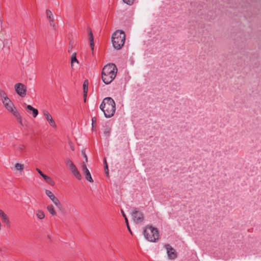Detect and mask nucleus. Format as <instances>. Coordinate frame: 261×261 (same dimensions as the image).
<instances>
[{"mask_svg":"<svg viewBox=\"0 0 261 261\" xmlns=\"http://www.w3.org/2000/svg\"><path fill=\"white\" fill-rule=\"evenodd\" d=\"M117 68L115 64L109 63L105 65L102 70L101 79L103 82L108 85L110 84L115 78Z\"/></svg>","mask_w":261,"mask_h":261,"instance_id":"1","label":"nucleus"},{"mask_svg":"<svg viewBox=\"0 0 261 261\" xmlns=\"http://www.w3.org/2000/svg\"><path fill=\"white\" fill-rule=\"evenodd\" d=\"M106 118L114 116L116 111V104L113 99L110 97L105 98L99 106Z\"/></svg>","mask_w":261,"mask_h":261,"instance_id":"2","label":"nucleus"},{"mask_svg":"<svg viewBox=\"0 0 261 261\" xmlns=\"http://www.w3.org/2000/svg\"><path fill=\"white\" fill-rule=\"evenodd\" d=\"M125 41V34L122 30H117L112 36L113 46L117 50L120 49L124 45Z\"/></svg>","mask_w":261,"mask_h":261,"instance_id":"3","label":"nucleus"},{"mask_svg":"<svg viewBox=\"0 0 261 261\" xmlns=\"http://www.w3.org/2000/svg\"><path fill=\"white\" fill-rule=\"evenodd\" d=\"M145 239L150 242H155L159 238V233L156 228L151 225H147L143 231Z\"/></svg>","mask_w":261,"mask_h":261,"instance_id":"4","label":"nucleus"},{"mask_svg":"<svg viewBox=\"0 0 261 261\" xmlns=\"http://www.w3.org/2000/svg\"><path fill=\"white\" fill-rule=\"evenodd\" d=\"M132 216L133 217L134 221L136 223H140L144 220L143 214L138 210L137 208H134L132 213Z\"/></svg>","mask_w":261,"mask_h":261,"instance_id":"5","label":"nucleus"},{"mask_svg":"<svg viewBox=\"0 0 261 261\" xmlns=\"http://www.w3.org/2000/svg\"><path fill=\"white\" fill-rule=\"evenodd\" d=\"M15 90L16 93L21 97H24L27 94V87L21 83H17L15 85Z\"/></svg>","mask_w":261,"mask_h":261,"instance_id":"6","label":"nucleus"},{"mask_svg":"<svg viewBox=\"0 0 261 261\" xmlns=\"http://www.w3.org/2000/svg\"><path fill=\"white\" fill-rule=\"evenodd\" d=\"M164 247L166 249L168 257L170 259H174L177 257V253L175 250L169 244H165Z\"/></svg>","mask_w":261,"mask_h":261,"instance_id":"7","label":"nucleus"},{"mask_svg":"<svg viewBox=\"0 0 261 261\" xmlns=\"http://www.w3.org/2000/svg\"><path fill=\"white\" fill-rule=\"evenodd\" d=\"M82 169L84 171V173L85 174L86 179L90 182H93V180L91 177L90 172L89 170L88 169L87 166L84 162L83 163V164L82 165Z\"/></svg>","mask_w":261,"mask_h":261,"instance_id":"8","label":"nucleus"},{"mask_svg":"<svg viewBox=\"0 0 261 261\" xmlns=\"http://www.w3.org/2000/svg\"><path fill=\"white\" fill-rule=\"evenodd\" d=\"M43 115L45 119L49 123L50 125L52 127H56V125L55 121L53 119L51 115L49 114V113L47 111H44L43 112Z\"/></svg>","mask_w":261,"mask_h":261,"instance_id":"9","label":"nucleus"},{"mask_svg":"<svg viewBox=\"0 0 261 261\" xmlns=\"http://www.w3.org/2000/svg\"><path fill=\"white\" fill-rule=\"evenodd\" d=\"M5 108L10 112L13 114H15V112H17L18 111L14 106V104L12 103V102H10L9 103H6L5 104V106H4Z\"/></svg>","mask_w":261,"mask_h":261,"instance_id":"10","label":"nucleus"},{"mask_svg":"<svg viewBox=\"0 0 261 261\" xmlns=\"http://www.w3.org/2000/svg\"><path fill=\"white\" fill-rule=\"evenodd\" d=\"M46 15L47 19L49 21V24L51 27H54L55 25V23L54 20V16L50 10H46Z\"/></svg>","mask_w":261,"mask_h":261,"instance_id":"11","label":"nucleus"},{"mask_svg":"<svg viewBox=\"0 0 261 261\" xmlns=\"http://www.w3.org/2000/svg\"><path fill=\"white\" fill-rule=\"evenodd\" d=\"M70 170L78 180H81L82 179V176L75 166L71 167Z\"/></svg>","mask_w":261,"mask_h":261,"instance_id":"12","label":"nucleus"},{"mask_svg":"<svg viewBox=\"0 0 261 261\" xmlns=\"http://www.w3.org/2000/svg\"><path fill=\"white\" fill-rule=\"evenodd\" d=\"M88 84L89 82L88 80H86L84 81L83 83V93H84V98L85 102L86 101V97L87 95V93L88 91Z\"/></svg>","mask_w":261,"mask_h":261,"instance_id":"13","label":"nucleus"},{"mask_svg":"<svg viewBox=\"0 0 261 261\" xmlns=\"http://www.w3.org/2000/svg\"><path fill=\"white\" fill-rule=\"evenodd\" d=\"M89 36L90 40V45L92 50L94 49V37L92 31L89 29Z\"/></svg>","mask_w":261,"mask_h":261,"instance_id":"14","label":"nucleus"},{"mask_svg":"<svg viewBox=\"0 0 261 261\" xmlns=\"http://www.w3.org/2000/svg\"><path fill=\"white\" fill-rule=\"evenodd\" d=\"M0 217L5 223L9 224L10 221L8 217L2 210H0Z\"/></svg>","mask_w":261,"mask_h":261,"instance_id":"15","label":"nucleus"},{"mask_svg":"<svg viewBox=\"0 0 261 261\" xmlns=\"http://www.w3.org/2000/svg\"><path fill=\"white\" fill-rule=\"evenodd\" d=\"M42 177L44 179V180L50 186H53L55 185V182L50 177L45 174H44Z\"/></svg>","mask_w":261,"mask_h":261,"instance_id":"16","label":"nucleus"},{"mask_svg":"<svg viewBox=\"0 0 261 261\" xmlns=\"http://www.w3.org/2000/svg\"><path fill=\"white\" fill-rule=\"evenodd\" d=\"M55 205L57 206V207L59 210H61L63 208L62 205L59 200L55 197L53 199L51 200Z\"/></svg>","mask_w":261,"mask_h":261,"instance_id":"17","label":"nucleus"},{"mask_svg":"<svg viewBox=\"0 0 261 261\" xmlns=\"http://www.w3.org/2000/svg\"><path fill=\"white\" fill-rule=\"evenodd\" d=\"M27 109L28 110H33L32 114H33V117L34 118L36 117V116L38 115V110L37 109H35V108H33L31 105H27Z\"/></svg>","mask_w":261,"mask_h":261,"instance_id":"18","label":"nucleus"},{"mask_svg":"<svg viewBox=\"0 0 261 261\" xmlns=\"http://www.w3.org/2000/svg\"><path fill=\"white\" fill-rule=\"evenodd\" d=\"M47 210L52 216H56L57 215V213L52 204L48 205L47 206Z\"/></svg>","mask_w":261,"mask_h":261,"instance_id":"19","label":"nucleus"},{"mask_svg":"<svg viewBox=\"0 0 261 261\" xmlns=\"http://www.w3.org/2000/svg\"><path fill=\"white\" fill-rule=\"evenodd\" d=\"M111 132V128L107 125L104 127L103 134L107 137H109L110 135Z\"/></svg>","mask_w":261,"mask_h":261,"instance_id":"20","label":"nucleus"},{"mask_svg":"<svg viewBox=\"0 0 261 261\" xmlns=\"http://www.w3.org/2000/svg\"><path fill=\"white\" fill-rule=\"evenodd\" d=\"M13 115L16 117L19 123L21 125L23 126V124L22 123V118L19 113L18 112H15V114H14Z\"/></svg>","mask_w":261,"mask_h":261,"instance_id":"21","label":"nucleus"},{"mask_svg":"<svg viewBox=\"0 0 261 261\" xmlns=\"http://www.w3.org/2000/svg\"><path fill=\"white\" fill-rule=\"evenodd\" d=\"M36 215H37V217L40 219H42L45 217L44 212L43 211H40V210H38L37 211Z\"/></svg>","mask_w":261,"mask_h":261,"instance_id":"22","label":"nucleus"},{"mask_svg":"<svg viewBox=\"0 0 261 261\" xmlns=\"http://www.w3.org/2000/svg\"><path fill=\"white\" fill-rule=\"evenodd\" d=\"M97 118L94 117L92 118V128L93 130H95L96 128Z\"/></svg>","mask_w":261,"mask_h":261,"instance_id":"23","label":"nucleus"},{"mask_svg":"<svg viewBox=\"0 0 261 261\" xmlns=\"http://www.w3.org/2000/svg\"><path fill=\"white\" fill-rule=\"evenodd\" d=\"M45 194L47 196L49 197V198L52 200L56 196L54 195V194L49 190H45Z\"/></svg>","mask_w":261,"mask_h":261,"instance_id":"24","label":"nucleus"},{"mask_svg":"<svg viewBox=\"0 0 261 261\" xmlns=\"http://www.w3.org/2000/svg\"><path fill=\"white\" fill-rule=\"evenodd\" d=\"M74 62H76V63H78V60H77L76 59V53H73L72 56H71V66L72 67L73 66V64L74 63Z\"/></svg>","mask_w":261,"mask_h":261,"instance_id":"25","label":"nucleus"},{"mask_svg":"<svg viewBox=\"0 0 261 261\" xmlns=\"http://www.w3.org/2000/svg\"><path fill=\"white\" fill-rule=\"evenodd\" d=\"M15 167L17 170L22 171L24 168V166L23 164L16 163L15 165Z\"/></svg>","mask_w":261,"mask_h":261,"instance_id":"26","label":"nucleus"},{"mask_svg":"<svg viewBox=\"0 0 261 261\" xmlns=\"http://www.w3.org/2000/svg\"><path fill=\"white\" fill-rule=\"evenodd\" d=\"M0 96H1V98H2V100L4 99L5 98L6 99V98H7V97H8L6 93L3 90H0Z\"/></svg>","mask_w":261,"mask_h":261,"instance_id":"27","label":"nucleus"},{"mask_svg":"<svg viewBox=\"0 0 261 261\" xmlns=\"http://www.w3.org/2000/svg\"><path fill=\"white\" fill-rule=\"evenodd\" d=\"M66 165L69 167L70 169L71 167L75 166L73 163L69 159H67L66 161Z\"/></svg>","mask_w":261,"mask_h":261,"instance_id":"28","label":"nucleus"},{"mask_svg":"<svg viewBox=\"0 0 261 261\" xmlns=\"http://www.w3.org/2000/svg\"><path fill=\"white\" fill-rule=\"evenodd\" d=\"M125 223H126V225L127 226V229L128 230V231L130 232V233L133 235V232L130 229V228L129 227V223H128V219H126V221H125Z\"/></svg>","mask_w":261,"mask_h":261,"instance_id":"29","label":"nucleus"},{"mask_svg":"<svg viewBox=\"0 0 261 261\" xmlns=\"http://www.w3.org/2000/svg\"><path fill=\"white\" fill-rule=\"evenodd\" d=\"M123 1L124 3L128 5H132L134 3L135 0H123Z\"/></svg>","mask_w":261,"mask_h":261,"instance_id":"30","label":"nucleus"},{"mask_svg":"<svg viewBox=\"0 0 261 261\" xmlns=\"http://www.w3.org/2000/svg\"><path fill=\"white\" fill-rule=\"evenodd\" d=\"M2 102L4 106H5L6 102V103H9L11 102V100L7 97V98H6V99H2Z\"/></svg>","mask_w":261,"mask_h":261,"instance_id":"31","label":"nucleus"},{"mask_svg":"<svg viewBox=\"0 0 261 261\" xmlns=\"http://www.w3.org/2000/svg\"><path fill=\"white\" fill-rule=\"evenodd\" d=\"M25 146L23 144H20L18 147H17V149L19 150H23L24 149H25Z\"/></svg>","mask_w":261,"mask_h":261,"instance_id":"32","label":"nucleus"},{"mask_svg":"<svg viewBox=\"0 0 261 261\" xmlns=\"http://www.w3.org/2000/svg\"><path fill=\"white\" fill-rule=\"evenodd\" d=\"M104 164H105V171H109V170H108V164H107L106 158L104 159Z\"/></svg>","mask_w":261,"mask_h":261,"instance_id":"33","label":"nucleus"},{"mask_svg":"<svg viewBox=\"0 0 261 261\" xmlns=\"http://www.w3.org/2000/svg\"><path fill=\"white\" fill-rule=\"evenodd\" d=\"M82 155H83V156L85 158L86 162H88V158L85 153V151L84 150H82Z\"/></svg>","mask_w":261,"mask_h":261,"instance_id":"34","label":"nucleus"},{"mask_svg":"<svg viewBox=\"0 0 261 261\" xmlns=\"http://www.w3.org/2000/svg\"><path fill=\"white\" fill-rule=\"evenodd\" d=\"M36 170L41 176H42L44 174L39 169L36 168Z\"/></svg>","mask_w":261,"mask_h":261,"instance_id":"35","label":"nucleus"},{"mask_svg":"<svg viewBox=\"0 0 261 261\" xmlns=\"http://www.w3.org/2000/svg\"><path fill=\"white\" fill-rule=\"evenodd\" d=\"M121 212L122 215L123 217H124V218L125 219V221H126V219H127V217H126V215L125 214L124 211L122 210H121Z\"/></svg>","mask_w":261,"mask_h":261,"instance_id":"36","label":"nucleus"},{"mask_svg":"<svg viewBox=\"0 0 261 261\" xmlns=\"http://www.w3.org/2000/svg\"><path fill=\"white\" fill-rule=\"evenodd\" d=\"M105 172H106V174H107V175L108 176V175H109V171H105Z\"/></svg>","mask_w":261,"mask_h":261,"instance_id":"37","label":"nucleus"},{"mask_svg":"<svg viewBox=\"0 0 261 261\" xmlns=\"http://www.w3.org/2000/svg\"><path fill=\"white\" fill-rule=\"evenodd\" d=\"M28 111H33V110H28Z\"/></svg>","mask_w":261,"mask_h":261,"instance_id":"38","label":"nucleus"}]
</instances>
